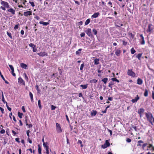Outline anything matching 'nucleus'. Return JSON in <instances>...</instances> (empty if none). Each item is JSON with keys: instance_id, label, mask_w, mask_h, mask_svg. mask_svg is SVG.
I'll return each mask as SVG.
<instances>
[{"instance_id": "nucleus-1", "label": "nucleus", "mask_w": 154, "mask_h": 154, "mask_svg": "<svg viewBox=\"0 0 154 154\" xmlns=\"http://www.w3.org/2000/svg\"><path fill=\"white\" fill-rule=\"evenodd\" d=\"M146 116L148 120L149 121V122L152 124V118H153V116L152 114L150 113H146Z\"/></svg>"}, {"instance_id": "nucleus-2", "label": "nucleus", "mask_w": 154, "mask_h": 154, "mask_svg": "<svg viewBox=\"0 0 154 154\" xmlns=\"http://www.w3.org/2000/svg\"><path fill=\"white\" fill-rule=\"evenodd\" d=\"M56 130L58 133H61L62 132V129L60 124L57 123H56Z\"/></svg>"}, {"instance_id": "nucleus-3", "label": "nucleus", "mask_w": 154, "mask_h": 154, "mask_svg": "<svg viewBox=\"0 0 154 154\" xmlns=\"http://www.w3.org/2000/svg\"><path fill=\"white\" fill-rule=\"evenodd\" d=\"M127 74L128 75L134 77H135L136 75L135 73L132 71V69H128L127 72Z\"/></svg>"}, {"instance_id": "nucleus-4", "label": "nucleus", "mask_w": 154, "mask_h": 154, "mask_svg": "<svg viewBox=\"0 0 154 154\" xmlns=\"http://www.w3.org/2000/svg\"><path fill=\"white\" fill-rule=\"evenodd\" d=\"M1 4L4 7H6L7 8H10V5L7 2L2 1Z\"/></svg>"}, {"instance_id": "nucleus-5", "label": "nucleus", "mask_w": 154, "mask_h": 154, "mask_svg": "<svg viewBox=\"0 0 154 154\" xmlns=\"http://www.w3.org/2000/svg\"><path fill=\"white\" fill-rule=\"evenodd\" d=\"M85 32L89 36L91 37L93 36V35L91 33V29H88L86 30Z\"/></svg>"}, {"instance_id": "nucleus-6", "label": "nucleus", "mask_w": 154, "mask_h": 154, "mask_svg": "<svg viewBox=\"0 0 154 154\" xmlns=\"http://www.w3.org/2000/svg\"><path fill=\"white\" fill-rule=\"evenodd\" d=\"M153 28L152 25L151 24H149L148 26V28L147 30V31L148 33H151L153 30Z\"/></svg>"}, {"instance_id": "nucleus-7", "label": "nucleus", "mask_w": 154, "mask_h": 154, "mask_svg": "<svg viewBox=\"0 0 154 154\" xmlns=\"http://www.w3.org/2000/svg\"><path fill=\"white\" fill-rule=\"evenodd\" d=\"M7 10V11L8 12L11 13L12 15H14L15 14V10L13 8H8Z\"/></svg>"}, {"instance_id": "nucleus-8", "label": "nucleus", "mask_w": 154, "mask_h": 154, "mask_svg": "<svg viewBox=\"0 0 154 154\" xmlns=\"http://www.w3.org/2000/svg\"><path fill=\"white\" fill-rule=\"evenodd\" d=\"M18 82L20 84L23 85H25L24 81L21 77H20L18 78Z\"/></svg>"}, {"instance_id": "nucleus-9", "label": "nucleus", "mask_w": 154, "mask_h": 154, "mask_svg": "<svg viewBox=\"0 0 154 154\" xmlns=\"http://www.w3.org/2000/svg\"><path fill=\"white\" fill-rule=\"evenodd\" d=\"M9 66L11 70V73H12V75L13 76H16V74L14 72V68L13 66L12 65H9Z\"/></svg>"}, {"instance_id": "nucleus-10", "label": "nucleus", "mask_w": 154, "mask_h": 154, "mask_svg": "<svg viewBox=\"0 0 154 154\" xmlns=\"http://www.w3.org/2000/svg\"><path fill=\"white\" fill-rule=\"evenodd\" d=\"M140 97L138 95H136V97L134 99H132L131 101L133 103H136L138 100H139Z\"/></svg>"}, {"instance_id": "nucleus-11", "label": "nucleus", "mask_w": 154, "mask_h": 154, "mask_svg": "<svg viewBox=\"0 0 154 154\" xmlns=\"http://www.w3.org/2000/svg\"><path fill=\"white\" fill-rule=\"evenodd\" d=\"M32 14V11H29L24 12L23 13V15L25 16H30Z\"/></svg>"}, {"instance_id": "nucleus-12", "label": "nucleus", "mask_w": 154, "mask_h": 154, "mask_svg": "<svg viewBox=\"0 0 154 154\" xmlns=\"http://www.w3.org/2000/svg\"><path fill=\"white\" fill-rule=\"evenodd\" d=\"M100 15V13L98 12H97L94 13L91 16V18H96L98 16Z\"/></svg>"}, {"instance_id": "nucleus-13", "label": "nucleus", "mask_w": 154, "mask_h": 154, "mask_svg": "<svg viewBox=\"0 0 154 154\" xmlns=\"http://www.w3.org/2000/svg\"><path fill=\"white\" fill-rule=\"evenodd\" d=\"M38 55H39L40 56L44 57L45 56H47L48 54L47 53L45 52H40L37 54Z\"/></svg>"}, {"instance_id": "nucleus-14", "label": "nucleus", "mask_w": 154, "mask_h": 154, "mask_svg": "<svg viewBox=\"0 0 154 154\" xmlns=\"http://www.w3.org/2000/svg\"><path fill=\"white\" fill-rule=\"evenodd\" d=\"M140 36L141 38L142 39V41L140 42V44L141 45H144L145 44V41L144 40V38L143 36V35L142 34H141L140 35Z\"/></svg>"}, {"instance_id": "nucleus-15", "label": "nucleus", "mask_w": 154, "mask_h": 154, "mask_svg": "<svg viewBox=\"0 0 154 154\" xmlns=\"http://www.w3.org/2000/svg\"><path fill=\"white\" fill-rule=\"evenodd\" d=\"M50 20L48 21V22H45L43 21H41L39 22V23L41 24H42L44 26H46L48 25L49 24V21Z\"/></svg>"}, {"instance_id": "nucleus-16", "label": "nucleus", "mask_w": 154, "mask_h": 154, "mask_svg": "<svg viewBox=\"0 0 154 154\" xmlns=\"http://www.w3.org/2000/svg\"><path fill=\"white\" fill-rule=\"evenodd\" d=\"M143 83V81L140 78L138 79L137 80V84L138 85H141Z\"/></svg>"}, {"instance_id": "nucleus-17", "label": "nucleus", "mask_w": 154, "mask_h": 154, "mask_svg": "<svg viewBox=\"0 0 154 154\" xmlns=\"http://www.w3.org/2000/svg\"><path fill=\"white\" fill-rule=\"evenodd\" d=\"M20 66L24 69H26L27 67V65L26 64H24L23 63H20Z\"/></svg>"}, {"instance_id": "nucleus-18", "label": "nucleus", "mask_w": 154, "mask_h": 154, "mask_svg": "<svg viewBox=\"0 0 154 154\" xmlns=\"http://www.w3.org/2000/svg\"><path fill=\"white\" fill-rule=\"evenodd\" d=\"M144 111V110L143 108H140V109L138 111V113L140 115V116H141V114L143 113Z\"/></svg>"}, {"instance_id": "nucleus-19", "label": "nucleus", "mask_w": 154, "mask_h": 154, "mask_svg": "<svg viewBox=\"0 0 154 154\" xmlns=\"http://www.w3.org/2000/svg\"><path fill=\"white\" fill-rule=\"evenodd\" d=\"M97 113V112L96 110H93L91 112V115L92 116H95Z\"/></svg>"}, {"instance_id": "nucleus-20", "label": "nucleus", "mask_w": 154, "mask_h": 154, "mask_svg": "<svg viewBox=\"0 0 154 154\" xmlns=\"http://www.w3.org/2000/svg\"><path fill=\"white\" fill-rule=\"evenodd\" d=\"M147 147L148 148L151 149V150H154V147L152 146V144H149L148 145Z\"/></svg>"}, {"instance_id": "nucleus-21", "label": "nucleus", "mask_w": 154, "mask_h": 154, "mask_svg": "<svg viewBox=\"0 0 154 154\" xmlns=\"http://www.w3.org/2000/svg\"><path fill=\"white\" fill-rule=\"evenodd\" d=\"M29 95L30 97L31 101L32 102L33 101V95L32 94L30 91L29 92Z\"/></svg>"}, {"instance_id": "nucleus-22", "label": "nucleus", "mask_w": 154, "mask_h": 154, "mask_svg": "<svg viewBox=\"0 0 154 154\" xmlns=\"http://www.w3.org/2000/svg\"><path fill=\"white\" fill-rule=\"evenodd\" d=\"M99 60H100L99 59H95L94 60V65H98L99 63Z\"/></svg>"}, {"instance_id": "nucleus-23", "label": "nucleus", "mask_w": 154, "mask_h": 154, "mask_svg": "<svg viewBox=\"0 0 154 154\" xmlns=\"http://www.w3.org/2000/svg\"><path fill=\"white\" fill-rule=\"evenodd\" d=\"M120 21L119 20H118L117 22L116 23V26L118 27H120L121 26H123V24L122 23H119L118 22H120Z\"/></svg>"}, {"instance_id": "nucleus-24", "label": "nucleus", "mask_w": 154, "mask_h": 154, "mask_svg": "<svg viewBox=\"0 0 154 154\" xmlns=\"http://www.w3.org/2000/svg\"><path fill=\"white\" fill-rule=\"evenodd\" d=\"M88 84H87L85 85H80V86L82 87L83 89H86L88 87Z\"/></svg>"}, {"instance_id": "nucleus-25", "label": "nucleus", "mask_w": 154, "mask_h": 154, "mask_svg": "<svg viewBox=\"0 0 154 154\" xmlns=\"http://www.w3.org/2000/svg\"><path fill=\"white\" fill-rule=\"evenodd\" d=\"M120 53V50L119 49H117L115 52V54L117 56H119V55Z\"/></svg>"}, {"instance_id": "nucleus-26", "label": "nucleus", "mask_w": 154, "mask_h": 154, "mask_svg": "<svg viewBox=\"0 0 154 154\" xmlns=\"http://www.w3.org/2000/svg\"><path fill=\"white\" fill-rule=\"evenodd\" d=\"M108 80V79L107 78H105L103 79L102 80V81L103 82L104 84H106L107 83Z\"/></svg>"}, {"instance_id": "nucleus-27", "label": "nucleus", "mask_w": 154, "mask_h": 154, "mask_svg": "<svg viewBox=\"0 0 154 154\" xmlns=\"http://www.w3.org/2000/svg\"><path fill=\"white\" fill-rule=\"evenodd\" d=\"M82 49L81 48H80L78 50L75 52V54L77 55H79L81 53V51H82Z\"/></svg>"}, {"instance_id": "nucleus-28", "label": "nucleus", "mask_w": 154, "mask_h": 154, "mask_svg": "<svg viewBox=\"0 0 154 154\" xmlns=\"http://www.w3.org/2000/svg\"><path fill=\"white\" fill-rule=\"evenodd\" d=\"M142 54L141 53L138 54L136 56V57L139 60H140V58L142 55Z\"/></svg>"}, {"instance_id": "nucleus-29", "label": "nucleus", "mask_w": 154, "mask_h": 154, "mask_svg": "<svg viewBox=\"0 0 154 154\" xmlns=\"http://www.w3.org/2000/svg\"><path fill=\"white\" fill-rule=\"evenodd\" d=\"M111 80L112 81V82H117L119 83V81L116 78H113L111 79Z\"/></svg>"}, {"instance_id": "nucleus-30", "label": "nucleus", "mask_w": 154, "mask_h": 154, "mask_svg": "<svg viewBox=\"0 0 154 154\" xmlns=\"http://www.w3.org/2000/svg\"><path fill=\"white\" fill-rule=\"evenodd\" d=\"M114 85V83L113 82L111 81L110 82L108 86L111 89L112 88V86Z\"/></svg>"}, {"instance_id": "nucleus-31", "label": "nucleus", "mask_w": 154, "mask_h": 154, "mask_svg": "<svg viewBox=\"0 0 154 154\" xmlns=\"http://www.w3.org/2000/svg\"><path fill=\"white\" fill-rule=\"evenodd\" d=\"M90 22V19H88L85 21V25H88Z\"/></svg>"}, {"instance_id": "nucleus-32", "label": "nucleus", "mask_w": 154, "mask_h": 154, "mask_svg": "<svg viewBox=\"0 0 154 154\" xmlns=\"http://www.w3.org/2000/svg\"><path fill=\"white\" fill-rule=\"evenodd\" d=\"M107 146H109L110 145V143H109V140H106L105 143Z\"/></svg>"}, {"instance_id": "nucleus-33", "label": "nucleus", "mask_w": 154, "mask_h": 154, "mask_svg": "<svg viewBox=\"0 0 154 154\" xmlns=\"http://www.w3.org/2000/svg\"><path fill=\"white\" fill-rule=\"evenodd\" d=\"M38 153L40 154H41V153H42V152H41V147H40L39 144H38Z\"/></svg>"}, {"instance_id": "nucleus-34", "label": "nucleus", "mask_w": 154, "mask_h": 154, "mask_svg": "<svg viewBox=\"0 0 154 154\" xmlns=\"http://www.w3.org/2000/svg\"><path fill=\"white\" fill-rule=\"evenodd\" d=\"M131 53L132 54H134L136 52L135 50L134 49V48H132L131 50Z\"/></svg>"}, {"instance_id": "nucleus-35", "label": "nucleus", "mask_w": 154, "mask_h": 154, "mask_svg": "<svg viewBox=\"0 0 154 154\" xmlns=\"http://www.w3.org/2000/svg\"><path fill=\"white\" fill-rule=\"evenodd\" d=\"M144 95L145 97H147L148 96V91L146 89L145 90Z\"/></svg>"}, {"instance_id": "nucleus-36", "label": "nucleus", "mask_w": 154, "mask_h": 154, "mask_svg": "<svg viewBox=\"0 0 154 154\" xmlns=\"http://www.w3.org/2000/svg\"><path fill=\"white\" fill-rule=\"evenodd\" d=\"M23 115V114L22 113H20V112H18V116L21 119L22 118Z\"/></svg>"}, {"instance_id": "nucleus-37", "label": "nucleus", "mask_w": 154, "mask_h": 154, "mask_svg": "<svg viewBox=\"0 0 154 154\" xmlns=\"http://www.w3.org/2000/svg\"><path fill=\"white\" fill-rule=\"evenodd\" d=\"M47 144V143H43V145L44 146V147H45V149H46L47 147L48 148V149H49V147L48 146Z\"/></svg>"}, {"instance_id": "nucleus-38", "label": "nucleus", "mask_w": 154, "mask_h": 154, "mask_svg": "<svg viewBox=\"0 0 154 154\" xmlns=\"http://www.w3.org/2000/svg\"><path fill=\"white\" fill-rule=\"evenodd\" d=\"M38 106L39 107L40 109H41L42 107L41 105V101L40 100H39L38 101Z\"/></svg>"}, {"instance_id": "nucleus-39", "label": "nucleus", "mask_w": 154, "mask_h": 154, "mask_svg": "<svg viewBox=\"0 0 154 154\" xmlns=\"http://www.w3.org/2000/svg\"><path fill=\"white\" fill-rule=\"evenodd\" d=\"M7 34L8 36L11 39H12V38L11 36V33H9L8 32H7Z\"/></svg>"}, {"instance_id": "nucleus-40", "label": "nucleus", "mask_w": 154, "mask_h": 154, "mask_svg": "<svg viewBox=\"0 0 154 154\" xmlns=\"http://www.w3.org/2000/svg\"><path fill=\"white\" fill-rule=\"evenodd\" d=\"M93 32L94 33V34L95 35H96L97 33V31L96 29H94L92 30Z\"/></svg>"}, {"instance_id": "nucleus-41", "label": "nucleus", "mask_w": 154, "mask_h": 154, "mask_svg": "<svg viewBox=\"0 0 154 154\" xmlns=\"http://www.w3.org/2000/svg\"><path fill=\"white\" fill-rule=\"evenodd\" d=\"M29 45L30 47L33 48L35 47V45L32 43H30L29 44Z\"/></svg>"}, {"instance_id": "nucleus-42", "label": "nucleus", "mask_w": 154, "mask_h": 154, "mask_svg": "<svg viewBox=\"0 0 154 154\" xmlns=\"http://www.w3.org/2000/svg\"><path fill=\"white\" fill-rule=\"evenodd\" d=\"M84 63H83L81 65V66H80V70H83V68H84Z\"/></svg>"}, {"instance_id": "nucleus-43", "label": "nucleus", "mask_w": 154, "mask_h": 154, "mask_svg": "<svg viewBox=\"0 0 154 154\" xmlns=\"http://www.w3.org/2000/svg\"><path fill=\"white\" fill-rule=\"evenodd\" d=\"M97 82V80L95 79H93L90 81L91 82H93L94 83H96Z\"/></svg>"}, {"instance_id": "nucleus-44", "label": "nucleus", "mask_w": 154, "mask_h": 154, "mask_svg": "<svg viewBox=\"0 0 154 154\" xmlns=\"http://www.w3.org/2000/svg\"><path fill=\"white\" fill-rule=\"evenodd\" d=\"M29 3L31 4V6L32 7H34L35 6V4H34V2H33L29 1Z\"/></svg>"}, {"instance_id": "nucleus-45", "label": "nucleus", "mask_w": 154, "mask_h": 154, "mask_svg": "<svg viewBox=\"0 0 154 154\" xmlns=\"http://www.w3.org/2000/svg\"><path fill=\"white\" fill-rule=\"evenodd\" d=\"M23 75H24V78L25 80L26 81H27L28 79V78L26 74V73H24L23 74Z\"/></svg>"}, {"instance_id": "nucleus-46", "label": "nucleus", "mask_w": 154, "mask_h": 154, "mask_svg": "<svg viewBox=\"0 0 154 154\" xmlns=\"http://www.w3.org/2000/svg\"><path fill=\"white\" fill-rule=\"evenodd\" d=\"M21 2L24 5H25V3L27 1L26 0H21Z\"/></svg>"}, {"instance_id": "nucleus-47", "label": "nucleus", "mask_w": 154, "mask_h": 154, "mask_svg": "<svg viewBox=\"0 0 154 154\" xmlns=\"http://www.w3.org/2000/svg\"><path fill=\"white\" fill-rule=\"evenodd\" d=\"M108 147V146H107L105 144V143L103 145H102L101 146L102 148L103 149L106 148Z\"/></svg>"}, {"instance_id": "nucleus-48", "label": "nucleus", "mask_w": 154, "mask_h": 154, "mask_svg": "<svg viewBox=\"0 0 154 154\" xmlns=\"http://www.w3.org/2000/svg\"><path fill=\"white\" fill-rule=\"evenodd\" d=\"M108 147V146H107L105 144V143L103 145H102L101 146L102 148L103 149L106 148Z\"/></svg>"}, {"instance_id": "nucleus-49", "label": "nucleus", "mask_w": 154, "mask_h": 154, "mask_svg": "<svg viewBox=\"0 0 154 154\" xmlns=\"http://www.w3.org/2000/svg\"><path fill=\"white\" fill-rule=\"evenodd\" d=\"M148 145V144L147 143H145L143 144L142 145V148L143 149H144V148L147 145Z\"/></svg>"}, {"instance_id": "nucleus-50", "label": "nucleus", "mask_w": 154, "mask_h": 154, "mask_svg": "<svg viewBox=\"0 0 154 154\" xmlns=\"http://www.w3.org/2000/svg\"><path fill=\"white\" fill-rule=\"evenodd\" d=\"M5 130L4 129H2L0 131V132L2 134H4L5 133Z\"/></svg>"}, {"instance_id": "nucleus-51", "label": "nucleus", "mask_w": 154, "mask_h": 154, "mask_svg": "<svg viewBox=\"0 0 154 154\" xmlns=\"http://www.w3.org/2000/svg\"><path fill=\"white\" fill-rule=\"evenodd\" d=\"M2 100L4 103H5V99L4 97L3 94V93L2 92Z\"/></svg>"}, {"instance_id": "nucleus-52", "label": "nucleus", "mask_w": 154, "mask_h": 154, "mask_svg": "<svg viewBox=\"0 0 154 154\" xmlns=\"http://www.w3.org/2000/svg\"><path fill=\"white\" fill-rule=\"evenodd\" d=\"M27 119H28V117L27 116H26L25 117V121L26 123V125H28V124L27 123Z\"/></svg>"}, {"instance_id": "nucleus-53", "label": "nucleus", "mask_w": 154, "mask_h": 154, "mask_svg": "<svg viewBox=\"0 0 154 154\" xmlns=\"http://www.w3.org/2000/svg\"><path fill=\"white\" fill-rule=\"evenodd\" d=\"M18 26H19V24L16 25L14 27V29H18Z\"/></svg>"}, {"instance_id": "nucleus-54", "label": "nucleus", "mask_w": 154, "mask_h": 154, "mask_svg": "<svg viewBox=\"0 0 154 154\" xmlns=\"http://www.w3.org/2000/svg\"><path fill=\"white\" fill-rule=\"evenodd\" d=\"M20 138H17L15 139V140L18 143H20V141L19 140Z\"/></svg>"}, {"instance_id": "nucleus-55", "label": "nucleus", "mask_w": 154, "mask_h": 154, "mask_svg": "<svg viewBox=\"0 0 154 154\" xmlns=\"http://www.w3.org/2000/svg\"><path fill=\"white\" fill-rule=\"evenodd\" d=\"M56 108V107L53 105H51V109L52 110H54Z\"/></svg>"}, {"instance_id": "nucleus-56", "label": "nucleus", "mask_w": 154, "mask_h": 154, "mask_svg": "<svg viewBox=\"0 0 154 154\" xmlns=\"http://www.w3.org/2000/svg\"><path fill=\"white\" fill-rule=\"evenodd\" d=\"M35 87L36 88V89L37 91H38V93H39L40 90H39L38 89V86L36 85Z\"/></svg>"}, {"instance_id": "nucleus-57", "label": "nucleus", "mask_w": 154, "mask_h": 154, "mask_svg": "<svg viewBox=\"0 0 154 154\" xmlns=\"http://www.w3.org/2000/svg\"><path fill=\"white\" fill-rule=\"evenodd\" d=\"M21 109L23 112H26V111L25 109V107L24 106H22V107Z\"/></svg>"}, {"instance_id": "nucleus-58", "label": "nucleus", "mask_w": 154, "mask_h": 154, "mask_svg": "<svg viewBox=\"0 0 154 154\" xmlns=\"http://www.w3.org/2000/svg\"><path fill=\"white\" fill-rule=\"evenodd\" d=\"M30 132V131L29 130H28L26 131V134H27V136L28 137H29V134Z\"/></svg>"}, {"instance_id": "nucleus-59", "label": "nucleus", "mask_w": 154, "mask_h": 154, "mask_svg": "<svg viewBox=\"0 0 154 154\" xmlns=\"http://www.w3.org/2000/svg\"><path fill=\"white\" fill-rule=\"evenodd\" d=\"M126 141L127 142L130 143V142H131V140L130 139V138H128L126 139Z\"/></svg>"}, {"instance_id": "nucleus-60", "label": "nucleus", "mask_w": 154, "mask_h": 154, "mask_svg": "<svg viewBox=\"0 0 154 154\" xmlns=\"http://www.w3.org/2000/svg\"><path fill=\"white\" fill-rule=\"evenodd\" d=\"M85 33L84 32L81 33L80 34V36L81 37H84L85 35Z\"/></svg>"}, {"instance_id": "nucleus-61", "label": "nucleus", "mask_w": 154, "mask_h": 154, "mask_svg": "<svg viewBox=\"0 0 154 154\" xmlns=\"http://www.w3.org/2000/svg\"><path fill=\"white\" fill-rule=\"evenodd\" d=\"M6 7H5L4 6H1L0 8L2 9L4 11H5L6 10Z\"/></svg>"}, {"instance_id": "nucleus-62", "label": "nucleus", "mask_w": 154, "mask_h": 154, "mask_svg": "<svg viewBox=\"0 0 154 154\" xmlns=\"http://www.w3.org/2000/svg\"><path fill=\"white\" fill-rule=\"evenodd\" d=\"M27 140L30 143H32V141L30 139V138H29V137H28V139H27Z\"/></svg>"}, {"instance_id": "nucleus-63", "label": "nucleus", "mask_w": 154, "mask_h": 154, "mask_svg": "<svg viewBox=\"0 0 154 154\" xmlns=\"http://www.w3.org/2000/svg\"><path fill=\"white\" fill-rule=\"evenodd\" d=\"M123 44L124 45H126L127 44V42L125 41H123Z\"/></svg>"}, {"instance_id": "nucleus-64", "label": "nucleus", "mask_w": 154, "mask_h": 154, "mask_svg": "<svg viewBox=\"0 0 154 154\" xmlns=\"http://www.w3.org/2000/svg\"><path fill=\"white\" fill-rule=\"evenodd\" d=\"M34 18L37 20H39L40 19V17L38 16H35Z\"/></svg>"}]
</instances>
